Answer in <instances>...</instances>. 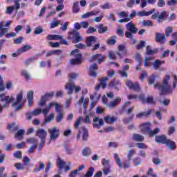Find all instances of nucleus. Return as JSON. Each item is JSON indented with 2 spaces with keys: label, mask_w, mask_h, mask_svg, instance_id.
I'll return each mask as SVG.
<instances>
[{
  "label": "nucleus",
  "mask_w": 177,
  "mask_h": 177,
  "mask_svg": "<svg viewBox=\"0 0 177 177\" xmlns=\"http://www.w3.org/2000/svg\"><path fill=\"white\" fill-rule=\"evenodd\" d=\"M45 142H46V140L45 139H41L39 143V145L37 147V150L39 151H40V150H42V149L44 148V146H45Z\"/></svg>",
  "instance_id": "55"
},
{
  "label": "nucleus",
  "mask_w": 177,
  "mask_h": 177,
  "mask_svg": "<svg viewBox=\"0 0 177 177\" xmlns=\"http://www.w3.org/2000/svg\"><path fill=\"white\" fill-rule=\"evenodd\" d=\"M158 50L156 49L151 50V47L150 46H147V55H154V53H157Z\"/></svg>",
  "instance_id": "50"
},
{
  "label": "nucleus",
  "mask_w": 177,
  "mask_h": 177,
  "mask_svg": "<svg viewBox=\"0 0 177 177\" xmlns=\"http://www.w3.org/2000/svg\"><path fill=\"white\" fill-rule=\"evenodd\" d=\"M0 100L1 102H4V104L1 106L0 104V113L3 111V109L9 107V103H12L15 98L13 97L6 96L5 93L0 94Z\"/></svg>",
  "instance_id": "5"
},
{
  "label": "nucleus",
  "mask_w": 177,
  "mask_h": 177,
  "mask_svg": "<svg viewBox=\"0 0 177 177\" xmlns=\"http://www.w3.org/2000/svg\"><path fill=\"white\" fill-rule=\"evenodd\" d=\"M53 107V102H50L48 104V106H45L44 109H36L32 112H28L26 113V119L30 120L32 119V117L39 115L41 113H43L44 115H48L49 114V111Z\"/></svg>",
  "instance_id": "2"
},
{
  "label": "nucleus",
  "mask_w": 177,
  "mask_h": 177,
  "mask_svg": "<svg viewBox=\"0 0 177 177\" xmlns=\"http://www.w3.org/2000/svg\"><path fill=\"white\" fill-rule=\"evenodd\" d=\"M72 10L73 13H78L80 12V3L78 1L73 3Z\"/></svg>",
  "instance_id": "45"
},
{
  "label": "nucleus",
  "mask_w": 177,
  "mask_h": 177,
  "mask_svg": "<svg viewBox=\"0 0 177 177\" xmlns=\"http://www.w3.org/2000/svg\"><path fill=\"white\" fill-rule=\"evenodd\" d=\"M73 55H75V58L70 60L71 64H81V63H82V55H81V53H78V49L73 50L71 53V56H73Z\"/></svg>",
  "instance_id": "9"
},
{
  "label": "nucleus",
  "mask_w": 177,
  "mask_h": 177,
  "mask_svg": "<svg viewBox=\"0 0 177 177\" xmlns=\"http://www.w3.org/2000/svg\"><path fill=\"white\" fill-rule=\"evenodd\" d=\"M142 26L145 27H153V22L150 20H143Z\"/></svg>",
  "instance_id": "53"
},
{
  "label": "nucleus",
  "mask_w": 177,
  "mask_h": 177,
  "mask_svg": "<svg viewBox=\"0 0 177 177\" xmlns=\"http://www.w3.org/2000/svg\"><path fill=\"white\" fill-rule=\"evenodd\" d=\"M82 154L83 157H89V156L92 154V150L91 148L85 147L83 149H82Z\"/></svg>",
  "instance_id": "28"
},
{
  "label": "nucleus",
  "mask_w": 177,
  "mask_h": 177,
  "mask_svg": "<svg viewBox=\"0 0 177 177\" xmlns=\"http://www.w3.org/2000/svg\"><path fill=\"white\" fill-rule=\"evenodd\" d=\"M48 131L50 136V142H55L60 136V130L57 127L48 129Z\"/></svg>",
  "instance_id": "7"
},
{
  "label": "nucleus",
  "mask_w": 177,
  "mask_h": 177,
  "mask_svg": "<svg viewBox=\"0 0 177 177\" xmlns=\"http://www.w3.org/2000/svg\"><path fill=\"white\" fill-rule=\"evenodd\" d=\"M165 145L168 146L169 149H170V150H175V149H176V145H175V142H174L168 138L166 140V142L165 143Z\"/></svg>",
  "instance_id": "30"
},
{
  "label": "nucleus",
  "mask_w": 177,
  "mask_h": 177,
  "mask_svg": "<svg viewBox=\"0 0 177 177\" xmlns=\"http://www.w3.org/2000/svg\"><path fill=\"white\" fill-rule=\"evenodd\" d=\"M145 103H147L148 104H154V100L153 96H148L145 100Z\"/></svg>",
  "instance_id": "56"
},
{
  "label": "nucleus",
  "mask_w": 177,
  "mask_h": 177,
  "mask_svg": "<svg viewBox=\"0 0 177 177\" xmlns=\"http://www.w3.org/2000/svg\"><path fill=\"white\" fill-rule=\"evenodd\" d=\"M168 140V138L167 136L162 135V136H156L155 138V141L157 143H161L162 145H165L167 143V140Z\"/></svg>",
  "instance_id": "19"
},
{
  "label": "nucleus",
  "mask_w": 177,
  "mask_h": 177,
  "mask_svg": "<svg viewBox=\"0 0 177 177\" xmlns=\"http://www.w3.org/2000/svg\"><path fill=\"white\" fill-rule=\"evenodd\" d=\"M135 59L138 61V66H142V64L143 63V58L140 57V54H136Z\"/></svg>",
  "instance_id": "52"
},
{
  "label": "nucleus",
  "mask_w": 177,
  "mask_h": 177,
  "mask_svg": "<svg viewBox=\"0 0 177 177\" xmlns=\"http://www.w3.org/2000/svg\"><path fill=\"white\" fill-rule=\"evenodd\" d=\"M127 86L130 89H133L134 91H140V86L138 82H132V81L129 80L126 82Z\"/></svg>",
  "instance_id": "16"
},
{
  "label": "nucleus",
  "mask_w": 177,
  "mask_h": 177,
  "mask_svg": "<svg viewBox=\"0 0 177 177\" xmlns=\"http://www.w3.org/2000/svg\"><path fill=\"white\" fill-rule=\"evenodd\" d=\"M8 129L12 131V132H16V131H19V126L15 122L12 123V124H8Z\"/></svg>",
  "instance_id": "35"
},
{
  "label": "nucleus",
  "mask_w": 177,
  "mask_h": 177,
  "mask_svg": "<svg viewBox=\"0 0 177 177\" xmlns=\"http://www.w3.org/2000/svg\"><path fill=\"white\" fill-rule=\"evenodd\" d=\"M133 140H135L136 142H143V140H145V137L140 134H134L133 136Z\"/></svg>",
  "instance_id": "41"
},
{
  "label": "nucleus",
  "mask_w": 177,
  "mask_h": 177,
  "mask_svg": "<svg viewBox=\"0 0 177 177\" xmlns=\"http://www.w3.org/2000/svg\"><path fill=\"white\" fill-rule=\"evenodd\" d=\"M53 104L55 111L57 113H58V115L56 117V121L57 122H61V121L63 120V118H64V113L62 112L63 110V106L56 102H53Z\"/></svg>",
  "instance_id": "8"
},
{
  "label": "nucleus",
  "mask_w": 177,
  "mask_h": 177,
  "mask_svg": "<svg viewBox=\"0 0 177 177\" xmlns=\"http://www.w3.org/2000/svg\"><path fill=\"white\" fill-rule=\"evenodd\" d=\"M23 91H21L17 95L16 100L11 105L15 111H20V110H23V107H24L25 102L21 101L23 100Z\"/></svg>",
  "instance_id": "4"
},
{
  "label": "nucleus",
  "mask_w": 177,
  "mask_h": 177,
  "mask_svg": "<svg viewBox=\"0 0 177 177\" xmlns=\"http://www.w3.org/2000/svg\"><path fill=\"white\" fill-rule=\"evenodd\" d=\"M15 5L13 6L7 7L6 13L8 15H12L15 9H16V13H17L19 9H20V0H15Z\"/></svg>",
  "instance_id": "10"
},
{
  "label": "nucleus",
  "mask_w": 177,
  "mask_h": 177,
  "mask_svg": "<svg viewBox=\"0 0 177 177\" xmlns=\"http://www.w3.org/2000/svg\"><path fill=\"white\" fill-rule=\"evenodd\" d=\"M39 165L40 166L39 167H35L32 171L34 174H37V172H39V171L45 169V163L44 162H39Z\"/></svg>",
  "instance_id": "44"
},
{
  "label": "nucleus",
  "mask_w": 177,
  "mask_h": 177,
  "mask_svg": "<svg viewBox=\"0 0 177 177\" xmlns=\"http://www.w3.org/2000/svg\"><path fill=\"white\" fill-rule=\"evenodd\" d=\"M117 37L116 36H112L108 39L107 44L108 45H114L117 42Z\"/></svg>",
  "instance_id": "48"
},
{
  "label": "nucleus",
  "mask_w": 177,
  "mask_h": 177,
  "mask_svg": "<svg viewBox=\"0 0 177 177\" xmlns=\"http://www.w3.org/2000/svg\"><path fill=\"white\" fill-rule=\"evenodd\" d=\"M136 151H135V149H130L129 151L128 155H127V160L128 161H132V158L133 157V156H135Z\"/></svg>",
  "instance_id": "46"
},
{
  "label": "nucleus",
  "mask_w": 177,
  "mask_h": 177,
  "mask_svg": "<svg viewBox=\"0 0 177 177\" xmlns=\"http://www.w3.org/2000/svg\"><path fill=\"white\" fill-rule=\"evenodd\" d=\"M52 96H53V94H46L41 96V99H43V100H45L46 102L47 101L49 100L50 97H52Z\"/></svg>",
  "instance_id": "63"
},
{
  "label": "nucleus",
  "mask_w": 177,
  "mask_h": 177,
  "mask_svg": "<svg viewBox=\"0 0 177 177\" xmlns=\"http://www.w3.org/2000/svg\"><path fill=\"white\" fill-rule=\"evenodd\" d=\"M5 82H3V77L0 75V92L5 91Z\"/></svg>",
  "instance_id": "49"
},
{
  "label": "nucleus",
  "mask_w": 177,
  "mask_h": 177,
  "mask_svg": "<svg viewBox=\"0 0 177 177\" xmlns=\"http://www.w3.org/2000/svg\"><path fill=\"white\" fill-rule=\"evenodd\" d=\"M42 32H44V29L42 28H41V26H39L35 29V34L36 35L42 34Z\"/></svg>",
  "instance_id": "60"
},
{
  "label": "nucleus",
  "mask_w": 177,
  "mask_h": 177,
  "mask_svg": "<svg viewBox=\"0 0 177 177\" xmlns=\"http://www.w3.org/2000/svg\"><path fill=\"white\" fill-rule=\"evenodd\" d=\"M86 44L88 48L93 46L96 44V37L89 36L86 39Z\"/></svg>",
  "instance_id": "17"
},
{
  "label": "nucleus",
  "mask_w": 177,
  "mask_h": 177,
  "mask_svg": "<svg viewBox=\"0 0 177 177\" xmlns=\"http://www.w3.org/2000/svg\"><path fill=\"white\" fill-rule=\"evenodd\" d=\"M115 121H117V118L114 116L111 117L110 115H107L106 117H105V122L106 124H109V125L114 124Z\"/></svg>",
  "instance_id": "29"
},
{
  "label": "nucleus",
  "mask_w": 177,
  "mask_h": 177,
  "mask_svg": "<svg viewBox=\"0 0 177 177\" xmlns=\"http://www.w3.org/2000/svg\"><path fill=\"white\" fill-rule=\"evenodd\" d=\"M172 76L167 75L163 80L162 84L157 83L154 84V88H158L160 91L162 95H169L172 92V88L169 84V80H171Z\"/></svg>",
  "instance_id": "1"
},
{
  "label": "nucleus",
  "mask_w": 177,
  "mask_h": 177,
  "mask_svg": "<svg viewBox=\"0 0 177 177\" xmlns=\"http://www.w3.org/2000/svg\"><path fill=\"white\" fill-rule=\"evenodd\" d=\"M133 118H135V115L132 114L131 115V117L124 118L123 120V122L124 124H129L132 122V121L133 120Z\"/></svg>",
  "instance_id": "51"
},
{
  "label": "nucleus",
  "mask_w": 177,
  "mask_h": 177,
  "mask_svg": "<svg viewBox=\"0 0 177 177\" xmlns=\"http://www.w3.org/2000/svg\"><path fill=\"white\" fill-rule=\"evenodd\" d=\"M0 38L5 37L6 32H9V28L3 27V21L0 22Z\"/></svg>",
  "instance_id": "23"
},
{
  "label": "nucleus",
  "mask_w": 177,
  "mask_h": 177,
  "mask_svg": "<svg viewBox=\"0 0 177 177\" xmlns=\"http://www.w3.org/2000/svg\"><path fill=\"white\" fill-rule=\"evenodd\" d=\"M156 42H158L159 44H164V39H165L166 38L165 34L156 32Z\"/></svg>",
  "instance_id": "24"
},
{
  "label": "nucleus",
  "mask_w": 177,
  "mask_h": 177,
  "mask_svg": "<svg viewBox=\"0 0 177 177\" xmlns=\"http://www.w3.org/2000/svg\"><path fill=\"white\" fill-rule=\"evenodd\" d=\"M48 135V133H46V131L42 129H39L36 132V136H38L40 139H45Z\"/></svg>",
  "instance_id": "21"
},
{
  "label": "nucleus",
  "mask_w": 177,
  "mask_h": 177,
  "mask_svg": "<svg viewBox=\"0 0 177 177\" xmlns=\"http://www.w3.org/2000/svg\"><path fill=\"white\" fill-rule=\"evenodd\" d=\"M136 1V0H129L127 3V8H133V6L135 5Z\"/></svg>",
  "instance_id": "64"
},
{
  "label": "nucleus",
  "mask_w": 177,
  "mask_h": 177,
  "mask_svg": "<svg viewBox=\"0 0 177 177\" xmlns=\"http://www.w3.org/2000/svg\"><path fill=\"white\" fill-rule=\"evenodd\" d=\"M45 119H44V122L46 124H49L51 121L53 120V118H55V113H51L49 115H44Z\"/></svg>",
  "instance_id": "39"
},
{
  "label": "nucleus",
  "mask_w": 177,
  "mask_h": 177,
  "mask_svg": "<svg viewBox=\"0 0 177 177\" xmlns=\"http://www.w3.org/2000/svg\"><path fill=\"white\" fill-rule=\"evenodd\" d=\"M174 31V28H172V26H168L167 28H166L165 29V34L167 35V37H171V32H172Z\"/></svg>",
  "instance_id": "54"
},
{
  "label": "nucleus",
  "mask_w": 177,
  "mask_h": 177,
  "mask_svg": "<svg viewBox=\"0 0 177 177\" xmlns=\"http://www.w3.org/2000/svg\"><path fill=\"white\" fill-rule=\"evenodd\" d=\"M84 37H81L80 32H77L73 37V42L74 44H78V42H81V41H84Z\"/></svg>",
  "instance_id": "38"
},
{
  "label": "nucleus",
  "mask_w": 177,
  "mask_h": 177,
  "mask_svg": "<svg viewBox=\"0 0 177 177\" xmlns=\"http://www.w3.org/2000/svg\"><path fill=\"white\" fill-rule=\"evenodd\" d=\"M84 115H86V118L84 117H80L77 120L76 123L75 124V128L78 129V125L81 124V121H84L85 124H91V118L88 115V113Z\"/></svg>",
  "instance_id": "11"
},
{
  "label": "nucleus",
  "mask_w": 177,
  "mask_h": 177,
  "mask_svg": "<svg viewBox=\"0 0 177 177\" xmlns=\"http://www.w3.org/2000/svg\"><path fill=\"white\" fill-rule=\"evenodd\" d=\"M65 89L68 91V95H73V92H74V91L75 93L80 92L81 86H77L74 82L70 81V82L66 84Z\"/></svg>",
  "instance_id": "6"
},
{
  "label": "nucleus",
  "mask_w": 177,
  "mask_h": 177,
  "mask_svg": "<svg viewBox=\"0 0 177 177\" xmlns=\"http://www.w3.org/2000/svg\"><path fill=\"white\" fill-rule=\"evenodd\" d=\"M21 75H22V77H24L26 81H30V80H31V75L30 74V72H28V71L26 69H24L21 71Z\"/></svg>",
  "instance_id": "31"
},
{
  "label": "nucleus",
  "mask_w": 177,
  "mask_h": 177,
  "mask_svg": "<svg viewBox=\"0 0 177 177\" xmlns=\"http://www.w3.org/2000/svg\"><path fill=\"white\" fill-rule=\"evenodd\" d=\"M24 129H19L17 133L15 134V138L17 140H21L24 138Z\"/></svg>",
  "instance_id": "25"
},
{
  "label": "nucleus",
  "mask_w": 177,
  "mask_h": 177,
  "mask_svg": "<svg viewBox=\"0 0 177 177\" xmlns=\"http://www.w3.org/2000/svg\"><path fill=\"white\" fill-rule=\"evenodd\" d=\"M115 56H116V53L113 51H110L108 55V58L110 60H115V57H116Z\"/></svg>",
  "instance_id": "57"
},
{
  "label": "nucleus",
  "mask_w": 177,
  "mask_h": 177,
  "mask_svg": "<svg viewBox=\"0 0 177 177\" xmlns=\"http://www.w3.org/2000/svg\"><path fill=\"white\" fill-rule=\"evenodd\" d=\"M114 157H115V161L117 165H118L119 168L121 169L122 168V164H123L122 160L118 156V153H114Z\"/></svg>",
  "instance_id": "34"
},
{
  "label": "nucleus",
  "mask_w": 177,
  "mask_h": 177,
  "mask_svg": "<svg viewBox=\"0 0 177 177\" xmlns=\"http://www.w3.org/2000/svg\"><path fill=\"white\" fill-rule=\"evenodd\" d=\"M57 165L60 171H62V169H64V168H66V165H67V162H66V161L62 160V158L60 157H58L57 160Z\"/></svg>",
  "instance_id": "20"
},
{
  "label": "nucleus",
  "mask_w": 177,
  "mask_h": 177,
  "mask_svg": "<svg viewBox=\"0 0 177 177\" xmlns=\"http://www.w3.org/2000/svg\"><path fill=\"white\" fill-rule=\"evenodd\" d=\"M93 127L94 128H97V129H100L103 125H104V120L100 119V117L95 118Z\"/></svg>",
  "instance_id": "12"
},
{
  "label": "nucleus",
  "mask_w": 177,
  "mask_h": 177,
  "mask_svg": "<svg viewBox=\"0 0 177 177\" xmlns=\"http://www.w3.org/2000/svg\"><path fill=\"white\" fill-rule=\"evenodd\" d=\"M83 135H82V140L83 142H86L88 140V138H89V133H88V129L86 127H82Z\"/></svg>",
  "instance_id": "37"
},
{
  "label": "nucleus",
  "mask_w": 177,
  "mask_h": 177,
  "mask_svg": "<svg viewBox=\"0 0 177 177\" xmlns=\"http://www.w3.org/2000/svg\"><path fill=\"white\" fill-rule=\"evenodd\" d=\"M97 28L99 29V34H104V32H107V31H109V28H107V26H104L103 24H100L97 26Z\"/></svg>",
  "instance_id": "32"
},
{
  "label": "nucleus",
  "mask_w": 177,
  "mask_h": 177,
  "mask_svg": "<svg viewBox=\"0 0 177 177\" xmlns=\"http://www.w3.org/2000/svg\"><path fill=\"white\" fill-rule=\"evenodd\" d=\"M110 78L109 77H102L100 79V85L102 86V89H104L106 86H107V81H109Z\"/></svg>",
  "instance_id": "36"
},
{
  "label": "nucleus",
  "mask_w": 177,
  "mask_h": 177,
  "mask_svg": "<svg viewBox=\"0 0 177 177\" xmlns=\"http://www.w3.org/2000/svg\"><path fill=\"white\" fill-rule=\"evenodd\" d=\"M30 49H32V47L30 45H26L24 46L22 48L19 49V53H24V52H27L30 50Z\"/></svg>",
  "instance_id": "43"
},
{
  "label": "nucleus",
  "mask_w": 177,
  "mask_h": 177,
  "mask_svg": "<svg viewBox=\"0 0 177 177\" xmlns=\"http://www.w3.org/2000/svg\"><path fill=\"white\" fill-rule=\"evenodd\" d=\"M15 167L18 171H21L24 169V165L20 162L15 163Z\"/></svg>",
  "instance_id": "58"
},
{
  "label": "nucleus",
  "mask_w": 177,
  "mask_h": 177,
  "mask_svg": "<svg viewBox=\"0 0 177 177\" xmlns=\"http://www.w3.org/2000/svg\"><path fill=\"white\" fill-rule=\"evenodd\" d=\"M126 37H127V38H129L131 40V42L133 45H135V44H136V42H138V39H133V35H132V33H131V32H127Z\"/></svg>",
  "instance_id": "42"
},
{
  "label": "nucleus",
  "mask_w": 177,
  "mask_h": 177,
  "mask_svg": "<svg viewBox=\"0 0 177 177\" xmlns=\"http://www.w3.org/2000/svg\"><path fill=\"white\" fill-rule=\"evenodd\" d=\"M135 145L137 147H138V149H147V146L146 145L145 143H143V142L138 143L137 142Z\"/></svg>",
  "instance_id": "62"
},
{
  "label": "nucleus",
  "mask_w": 177,
  "mask_h": 177,
  "mask_svg": "<svg viewBox=\"0 0 177 177\" xmlns=\"http://www.w3.org/2000/svg\"><path fill=\"white\" fill-rule=\"evenodd\" d=\"M98 67H97V64L96 63L93 64L91 66H90V71H89V74L91 75V77H94L95 78H96V77H97V74L96 73V70H97Z\"/></svg>",
  "instance_id": "18"
},
{
  "label": "nucleus",
  "mask_w": 177,
  "mask_h": 177,
  "mask_svg": "<svg viewBox=\"0 0 177 177\" xmlns=\"http://www.w3.org/2000/svg\"><path fill=\"white\" fill-rule=\"evenodd\" d=\"M156 12V9L153 8L149 11L142 10L137 12V16L139 17H147V16H150V15H153V13Z\"/></svg>",
  "instance_id": "15"
},
{
  "label": "nucleus",
  "mask_w": 177,
  "mask_h": 177,
  "mask_svg": "<svg viewBox=\"0 0 177 177\" xmlns=\"http://www.w3.org/2000/svg\"><path fill=\"white\" fill-rule=\"evenodd\" d=\"M48 44L51 48H59V46H60V43L59 42L54 43L53 41H49Z\"/></svg>",
  "instance_id": "61"
},
{
  "label": "nucleus",
  "mask_w": 177,
  "mask_h": 177,
  "mask_svg": "<svg viewBox=\"0 0 177 177\" xmlns=\"http://www.w3.org/2000/svg\"><path fill=\"white\" fill-rule=\"evenodd\" d=\"M167 17H168V12L162 11L158 17V23H162L164 19H167Z\"/></svg>",
  "instance_id": "27"
},
{
  "label": "nucleus",
  "mask_w": 177,
  "mask_h": 177,
  "mask_svg": "<svg viewBox=\"0 0 177 177\" xmlns=\"http://www.w3.org/2000/svg\"><path fill=\"white\" fill-rule=\"evenodd\" d=\"M62 38V35H48L47 39L48 41H59Z\"/></svg>",
  "instance_id": "33"
},
{
  "label": "nucleus",
  "mask_w": 177,
  "mask_h": 177,
  "mask_svg": "<svg viewBox=\"0 0 177 177\" xmlns=\"http://www.w3.org/2000/svg\"><path fill=\"white\" fill-rule=\"evenodd\" d=\"M24 41V37H19V38H16L14 39V43L16 44V45H20Z\"/></svg>",
  "instance_id": "59"
},
{
  "label": "nucleus",
  "mask_w": 177,
  "mask_h": 177,
  "mask_svg": "<svg viewBox=\"0 0 177 177\" xmlns=\"http://www.w3.org/2000/svg\"><path fill=\"white\" fill-rule=\"evenodd\" d=\"M165 61H160L159 59H156L153 61V67L154 70H160V67H161L162 64H165Z\"/></svg>",
  "instance_id": "26"
},
{
  "label": "nucleus",
  "mask_w": 177,
  "mask_h": 177,
  "mask_svg": "<svg viewBox=\"0 0 177 177\" xmlns=\"http://www.w3.org/2000/svg\"><path fill=\"white\" fill-rule=\"evenodd\" d=\"M151 126V122H146L143 123L140 125L141 131L142 132H146L148 133L149 138H153V136H156L158 132H160V129L156 128L153 131H152L151 129H150V127Z\"/></svg>",
  "instance_id": "3"
},
{
  "label": "nucleus",
  "mask_w": 177,
  "mask_h": 177,
  "mask_svg": "<svg viewBox=\"0 0 177 177\" xmlns=\"http://www.w3.org/2000/svg\"><path fill=\"white\" fill-rule=\"evenodd\" d=\"M102 164L104 165L103 173L105 175H108L110 174V168H111V166H110V162L106 160V158H104L102 160Z\"/></svg>",
  "instance_id": "14"
},
{
  "label": "nucleus",
  "mask_w": 177,
  "mask_h": 177,
  "mask_svg": "<svg viewBox=\"0 0 177 177\" xmlns=\"http://www.w3.org/2000/svg\"><path fill=\"white\" fill-rule=\"evenodd\" d=\"M27 143H30L32 146H37L38 145V140H36L34 138H31L26 140Z\"/></svg>",
  "instance_id": "47"
},
{
  "label": "nucleus",
  "mask_w": 177,
  "mask_h": 177,
  "mask_svg": "<svg viewBox=\"0 0 177 177\" xmlns=\"http://www.w3.org/2000/svg\"><path fill=\"white\" fill-rule=\"evenodd\" d=\"M119 84H120L119 80L113 79L112 81L110 82L109 86H111L112 88H115V89H118Z\"/></svg>",
  "instance_id": "40"
},
{
  "label": "nucleus",
  "mask_w": 177,
  "mask_h": 177,
  "mask_svg": "<svg viewBox=\"0 0 177 177\" xmlns=\"http://www.w3.org/2000/svg\"><path fill=\"white\" fill-rule=\"evenodd\" d=\"M120 102L121 98L118 97L115 100L111 101L109 104H107V107H109V109H114L115 107H117L118 104H120Z\"/></svg>",
  "instance_id": "22"
},
{
  "label": "nucleus",
  "mask_w": 177,
  "mask_h": 177,
  "mask_svg": "<svg viewBox=\"0 0 177 177\" xmlns=\"http://www.w3.org/2000/svg\"><path fill=\"white\" fill-rule=\"evenodd\" d=\"M127 28L128 30V32H131L132 35L138 34V31H139V29H138L132 22H129L127 24Z\"/></svg>",
  "instance_id": "13"
}]
</instances>
